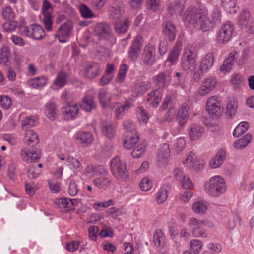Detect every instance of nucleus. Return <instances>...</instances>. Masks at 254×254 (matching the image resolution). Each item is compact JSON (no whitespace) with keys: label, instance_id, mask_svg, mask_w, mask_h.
I'll list each match as a JSON object with an SVG mask.
<instances>
[{"label":"nucleus","instance_id":"f257e3e1","mask_svg":"<svg viewBox=\"0 0 254 254\" xmlns=\"http://www.w3.org/2000/svg\"><path fill=\"white\" fill-rule=\"evenodd\" d=\"M221 13L219 9L215 8L210 16L207 12L196 7H189L183 16V20L186 26H193L203 32L209 31L215 24L221 21Z\"/></svg>","mask_w":254,"mask_h":254},{"label":"nucleus","instance_id":"f03ea898","mask_svg":"<svg viewBox=\"0 0 254 254\" xmlns=\"http://www.w3.org/2000/svg\"><path fill=\"white\" fill-rule=\"evenodd\" d=\"M204 187L206 192L215 197L224 193L227 189L225 181L220 176L211 177L205 183Z\"/></svg>","mask_w":254,"mask_h":254},{"label":"nucleus","instance_id":"7ed1b4c3","mask_svg":"<svg viewBox=\"0 0 254 254\" xmlns=\"http://www.w3.org/2000/svg\"><path fill=\"white\" fill-rule=\"evenodd\" d=\"M110 168L112 174L117 179H125L128 176L126 161L124 160H121L118 156L111 159Z\"/></svg>","mask_w":254,"mask_h":254},{"label":"nucleus","instance_id":"20e7f679","mask_svg":"<svg viewBox=\"0 0 254 254\" xmlns=\"http://www.w3.org/2000/svg\"><path fill=\"white\" fill-rule=\"evenodd\" d=\"M196 53L192 48L187 47L181 60V67L185 71L193 72L196 69Z\"/></svg>","mask_w":254,"mask_h":254},{"label":"nucleus","instance_id":"39448f33","mask_svg":"<svg viewBox=\"0 0 254 254\" xmlns=\"http://www.w3.org/2000/svg\"><path fill=\"white\" fill-rule=\"evenodd\" d=\"M19 31L21 35L36 40L41 39L45 36L44 29L38 24L29 26L21 25L19 27Z\"/></svg>","mask_w":254,"mask_h":254},{"label":"nucleus","instance_id":"423d86ee","mask_svg":"<svg viewBox=\"0 0 254 254\" xmlns=\"http://www.w3.org/2000/svg\"><path fill=\"white\" fill-rule=\"evenodd\" d=\"M143 43V38L141 36L138 35L134 38L128 51V57L130 61L135 62L137 60Z\"/></svg>","mask_w":254,"mask_h":254},{"label":"nucleus","instance_id":"0eeeda50","mask_svg":"<svg viewBox=\"0 0 254 254\" xmlns=\"http://www.w3.org/2000/svg\"><path fill=\"white\" fill-rule=\"evenodd\" d=\"M156 47L154 45L148 43L146 45L141 54V59L143 64L151 66L155 62Z\"/></svg>","mask_w":254,"mask_h":254},{"label":"nucleus","instance_id":"6e6552de","mask_svg":"<svg viewBox=\"0 0 254 254\" xmlns=\"http://www.w3.org/2000/svg\"><path fill=\"white\" fill-rule=\"evenodd\" d=\"M189 225L192 228V233L194 237L202 238L207 237L206 230L204 229L205 224L203 221L191 218L190 220Z\"/></svg>","mask_w":254,"mask_h":254},{"label":"nucleus","instance_id":"1a4fd4ad","mask_svg":"<svg viewBox=\"0 0 254 254\" xmlns=\"http://www.w3.org/2000/svg\"><path fill=\"white\" fill-rule=\"evenodd\" d=\"M233 32V26L230 22L223 24L218 34L216 40L219 43H224L228 41L232 37Z\"/></svg>","mask_w":254,"mask_h":254},{"label":"nucleus","instance_id":"9d476101","mask_svg":"<svg viewBox=\"0 0 254 254\" xmlns=\"http://www.w3.org/2000/svg\"><path fill=\"white\" fill-rule=\"evenodd\" d=\"M95 35L100 40H108L112 37V32L110 26L106 23H100L95 27Z\"/></svg>","mask_w":254,"mask_h":254},{"label":"nucleus","instance_id":"9b49d317","mask_svg":"<svg viewBox=\"0 0 254 254\" xmlns=\"http://www.w3.org/2000/svg\"><path fill=\"white\" fill-rule=\"evenodd\" d=\"M170 148L166 143L162 144L158 150L156 162L160 166H164L167 163L170 157Z\"/></svg>","mask_w":254,"mask_h":254},{"label":"nucleus","instance_id":"f8f14e48","mask_svg":"<svg viewBox=\"0 0 254 254\" xmlns=\"http://www.w3.org/2000/svg\"><path fill=\"white\" fill-rule=\"evenodd\" d=\"M206 109L209 114L212 116H218L219 115L221 108L217 97L212 96L208 99L206 102Z\"/></svg>","mask_w":254,"mask_h":254},{"label":"nucleus","instance_id":"ddd939ff","mask_svg":"<svg viewBox=\"0 0 254 254\" xmlns=\"http://www.w3.org/2000/svg\"><path fill=\"white\" fill-rule=\"evenodd\" d=\"M162 27L163 34L170 42H173L176 35L175 26L172 22L165 20L162 23Z\"/></svg>","mask_w":254,"mask_h":254},{"label":"nucleus","instance_id":"4468645a","mask_svg":"<svg viewBox=\"0 0 254 254\" xmlns=\"http://www.w3.org/2000/svg\"><path fill=\"white\" fill-rule=\"evenodd\" d=\"M163 93V91L158 89H153L148 94L146 100L149 105L156 108L161 101Z\"/></svg>","mask_w":254,"mask_h":254},{"label":"nucleus","instance_id":"2eb2a0df","mask_svg":"<svg viewBox=\"0 0 254 254\" xmlns=\"http://www.w3.org/2000/svg\"><path fill=\"white\" fill-rule=\"evenodd\" d=\"M84 74L88 78L98 76L101 72L100 65L95 62L87 64L84 66Z\"/></svg>","mask_w":254,"mask_h":254},{"label":"nucleus","instance_id":"dca6fc26","mask_svg":"<svg viewBox=\"0 0 254 254\" xmlns=\"http://www.w3.org/2000/svg\"><path fill=\"white\" fill-rule=\"evenodd\" d=\"M217 84L216 79L213 77L206 78L201 84L199 89V94L205 96L215 87Z\"/></svg>","mask_w":254,"mask_h":254},{"label":"nucleus","instance_id":"f3484780","mask_svg":"<svg viewBox=\"0 0 254 254\" xmlns=\"http://www.w3.org/2000/svg\"><path fill=\"white\" fill-rule=\"evenodd\" d=\"M189 106L184 103L182 104L177 113L176 119L180 126H184L188 120L189 114Z\"/></svg>","mask_w":254,"mask_h":254},{"label":"nucleus","instance_id":"a211bd4d","mask_svg":"<svg viewBox=\"0 0 254 254\" xmlns=\"http://www.w3.org/2000/svg\"><path fill=\"white\" fill-rule=\"evenodd\" d=\"M167 78L170 79V73L167 72L166 73L160 72L154 77V81L155 85L157 87L158 89L162 91L167 85Z\"/></svg>","mask_w":254,"mask_h":254},{"label":"nucleus","instance_id":"6ab92c4d","mask_svg":"<svg viewBox=\"0 0 254 254\" xmlns=\"http://www.w3.org/2000/svg\"><path fill=\"white\" fill-rule=\"evenodd\" d=\"M205 129L200 125L194 124L190 127L189 136L191 140H196L201 137L204 133Z\"/></svg>","mask_w":254,"mask_h":254},{"label":"nucleus","instance_id":"aec40b11","mask_svg":"<svg viewBox=\"0 0 254 254\" xmlns=\"http://www.w3.org/2000/svg\"><path fill=\"white\" fill-rule=\"evenodd\" d=\"M187 166L192 167L195 170H200L204 166L203 162H199L196 160V156L192 152H190L187 154V158L185 162Z\"/></svg>","mask_w":254,"mask_h":254},{"label":"nucleus","instance_id":"412c9836","mask_svg":"<svg viewBox=\"0 0 254 254\" xmlns=\"http://www.w3.org/2000/svg\"><path fill=\"white\" fill-rule=\"evenodd\" d=\"M75 139L84 146H87L93 140L92 134L88 131H79L75 135Z\"/></svg>","mask_w":254,"mask_h":254},{"label":"nucleus","instance_id":"4be33fe9","mask_svg":"<svg viewBox=\"0 0 254 254\" xmlns=\"http://www.w3.org/2000/svg\"><path fill=\"white\" fill-rule=\"evenodd\" d=\"M180 49L176 44L172 51L169 53L167 60L165 62L166 65L172 66L175 65L178 61V57L180 54Z\"/></svg>","mask_w":254,"mask_h":254},{"label":"nucleus","instance_id":"5701e85b","mask_svg":"<svg viewBox=\"0 0 254 254\" xmlns=\"http://www.w3.org/2000/svg\"><path fill=\"white\" fill-rule=\"evenodd\" d=\"M79 110L78 106L76 104L68 105L62 109V112L65 119H73L77 115Z\"/></svg>","mask_w":254,"mask_h":254},{"label":"nucleus","instance_id":"b1692460","mask_svg":"<svg viewBox=\"0 0 254 254\" xmlns=\"http://www.w3.org/2000/svg\"><path fill=\"white\" fill-rule=\"evenodd\" d=\"M124 12L123 4L121 2L114 3L110 10V17L111 19H119Z\"/></svg>","mask_w":254,"mask_h":254},{"label":"nucleus","instance_id":"393cba45","mask_svg":"<svg viewBox=\"0 0 254 254\" xmlns=\"http://www.w3.org/2000/svg\"><path fill=\"white\" fill-rule=\"evenodd\" d=\"M93 183L99 189L105 190L110 186L112 180L111 177L107 175L95 178Z\"/></svg>","mask_w":254,"mask_h":254},{"label":"nucleus","instance_id":"a878e982","mask_svg":"<svg viewBox=\"0 0 254 254\" xmlns=\"http://www.w3.org/2000/svg\"><path fill=\"white\" fill-rule=\"evenodd\" d=\"M102 133L109 138H112L115 133V128L111 122L104 121L101 124Z\"/></svg>","mask_w":254,"mask_h":254},{"label":"nucleus","instance_id":"bb28decb","mask_svg":"<svg viewBox=\"0 0 254 254\" xmlns=\"http://www.w3.org/2000/svg\"><path fill=\"white\" fill-rule=\"evenodd\" d=\"M98 96L101 105L104 108L109 107L112 100L111 94L106 89H102L99 91Z\"/></svg>","mask_w":254,"mask_h":254},{"label":"nucleus","instance_id":"cd10ccee","mask_svg":"<svg viewBox=\"0 0 254 254\" xmlns=\"http://www.w3.org/2000/svg\"><path fill=\"white\" fill-rule=\"evenodd\" d=\"M226 158V152L220 150L213 158L210 161V166L212 168H216L221 166Z\"/></svg>","mask_w":254,"mask_h":254},{"label":"nucleus","instance_id":"c85d7f7f","mask_svg":"<svg viewBox=\"0 0 254 254\" xmlns=\"http://www.w3.org/2000/svg\"><path fill=\"white\" fill-rule=\"evenodd\" d=\"M214 56L212 53L207 54L202 59L199 67L205 72L208 71L212 66Z\"/></svg>","mask_w":254,"mask_h":254},{"label":"nucleus","instance_id":"c756f323","mask_svg":"<svg viewBox=\"0 0 254 254\" xmlns=\"http://www.w3.org/2000/svg\"><path fill=\"white\" fill-rule=\"evenodd\" d=\"M153 242L158 248H163L165 246L166 238L164 233L160 229H156L154 233Z\"/></svg>","mask_w":254,"mask_h":254},{"label":"nucleus","instance_id":"7c9ffc66","mask_svg":"<svg viewBox=\"0 0 254 254\" xmlns=\"http://www.w3.org/2000/svg\"><path fill=\"white\" fill-rule=\"evenodd\" d=\"M96 107V104L92 95H88L84 97L81 105V108L86 112H91L93 109H95Z\"/></svg>","mask_w":254,"mask_h":254},{"label":"nucleus","instance_id":"2f4dec72","mask_svg":"<svg viewBox=\"0 0 254 254\" xmlns=\"http://www.w3.org/2000/svg\"><path fill=\"white\" fill-rule=\"evenodd\" d=\"M132 106V104L129 101H126L124 105L116 103L115 110V115L117 119H120L128 111L129 108Z\"/></svg>","mask_w":254,"mask_h":254},{"label":"nucleus","instance_id":"473e14b6","mask_svg":"<svg viewBox=\"0 0 254 254\" xmlns=\"http://www.w3.org/2000/svg\"><path fill=\"white\" fill-rule=\"evenodd\" d=\"M125 140L123 145L125 148L131 149L138 142L139 138L137 134H124Z\"/></svg>","mask_w":254,"mask_h":254},{"label":"nucleus","instance_id":"72a5a7b5","mask_svg":"<svg viewBox=\"0 0 254 254\" xmlns=\"http://www.w3.org/2000/svg\"><path fill=\"white\" fill-rule=\"evenodd\" d=\"M183 9L180 2L175 1L170 4L167 8L168 13L173 18L180 15Z\"/></svg>","mask_w":254,"mask_h":254},{"label":"nucleus","instance_id":"f704fd0d","mask_svg":"<svg viewBox=\"0 0 254 254\" xmlns=\"http://www.w3.org/2000/svg\"><path fill=\"white\" fill-rule=\"evenodd\" d=\"M252 139L251 134L247 133L242 138L239 139L234 143V148L237 149H242L246 147Z\"/></svg>","mask_w":254,"mask_h":254},{"label":"nucleus","instance_id":"c9c22d12","mask_svg":"<svg viewBox=\"0 0 254 254\" xmlns=\"http://www.w3.org/2000/svg\"><path fill=\"white\" fill-rule=\"evenodd\" d=\"M48 79L45 76H40L31 79L28 81L29 86L34 88L44 86L47 83Z\"/></svg>","mask_w":254,"mask_h":254},{"label":"nucleus","instance_id":"e433bc0d","mask_svg":"<svg viewBox=\"0 0 254 254\" xmlns=\"http://www.w3.org/2000/svg\"><path fill=\"white\" fill-rule=\"evenodd\" d=\"M25 139L27 144L29 146L33 147L38 143V135L32 130L26 131Z\"/></svg>","mask_w":254,"mask_h":254},{"label":"nucleus","instance_id":"4c0bfd02","mask_svg":"<svg viewBox=\"0 0 254 254\" xmlns=\"http://www.w3.org/2000/svg\"><path fill=\"white\" fill-rule=\"evenodd\" d=\"M68 74L64 72H60L58 74L54 80V84L62 88L67 83Z\"/></svg>","mask_w":254,"mask_h":254},{"label":"nucleus","instance_id":"58836bf2","mask_svg":"<svg viewBox=\"0 0 254 254\" xmlns=\"http://www.w3.org/2000/svg\"><path fill=\"white\" fill-rule=\"evenodd\" d=\"M249 124L246 122H242L238 124L233 131V136L239 137L240 135L247 131L249 128Z\"/></svg>","mask_w":254,"mask_h":254},{"label":"nucleus","instance_id":"ea45409f","mask_svg":"<svg viewBox=\"0 0 254 254\" xmlns=\"http://www.w3.org/2000/svg\"><path fill=\"white\" fill-rule=\"evenodd\" d=\"M130 22L126 19L124 22H117L115 24V30L119 34L126 32L129 28Z\"/></svg>","mask_w":254,"mask_h":254},{"label":"nucleus","instance_id":"a19ab883","mask_svg":"<svg viewBox=\"0 0 254 254\" xmlns=\"http://www.w3.org/2000/svg\"><path fill=\"white\" fill-rule=\"evenodd\" d=\"M168 186L163 185L159 190L156 197V200L158 203H163L167 197Z\"/></svg>","mask_w":254,"mask_h":254},{"label":"nucleus","instance_id":"79ce46f5","mask_svg":"<svg viewBox=\"0 0 254 254\" xmlns=\"http://www.w3.org/2000/svg\"><path fill=\"white\" fill-rule=\"evenodd\" d=\"M56 105L52 102H48L46 105L45 113L50 120H54L55 116Z\"/></svg>","mask_w":254,"mask_h":254},{"label":"nucleus","instance_id":"37998d69","mask_svg":"<svg viewBox=\"0 0 254 254\" xmlns=\"http://www.w3.org/2000/svg\"><path fill=\"white\" fill-rule=\"evenodd\" d=\"M207 209L206 203L203 201H197L193 204L192 210L197 214H203Z\"/></svg>","mask_w":254,"mask_h":254},{"label":"nucleus","instance_id":"c03bdc74","mask_svg":"<svg viewBox=\"0 0 254 254\" xmlns=\"http://www.w3.org/2000/svg\"><path fill=\"white\" fill-rule=\"evenodd\" d=\"M53 17L51 13H46L44 12L43 14L42 21L45 28L48 31H50L52 30L53 25Z\"/></svg>","mask_w":254,"mask_h":254},{"label":"nucleus","instance_id":"a18cd8bd","mask_svg":"<svg viewBox=\"0 0 254 254\" xmlns=\"http://www.w3.org/2000/svg\"><path fill=\"white\" fill-rule=\"evenodd\" d=\"M1 13L3 19L6 20H12L15 17L13 10L9 6L4 7L2 9Z\"/></svg>","mask_w":254,"mask_h":254},{"label":"nucleus","instance_id":"49530a36","mask_svg":"<svg viewBox=\"0 0 254 254\" xmlns=\"http://www.w3.org/2000/svg\"><path fill=\"white\" fill-rule=\"evenodd\" d=\"M79 10L82 17L84 18L90 19L94 17L92 10L84 4L80 5Z\"/></svg>","mask_w":254,"mask_h":254},{"label":"nucleus","instance_id":"de8ad7c7","mask_svg":"<svg viewBox=\"0 0 254 254\" xmlns=\"http://www.w3.org/2000/svg\"><path fill=\"white\" fill-rule=\"evenodd\" d=\"M237 109V102L235 100L229 101L227 106L226 114L230 117H232L236 113Z\"/></svg>","mask_w":254,"mask_h":254},{"label":"nucleus","instance_id":"09e8293b","mask_svg":"<svg viewBox=\"0 0 254 254\" xmlns=\"http://www.w3.org/2000/svg\"><path fill=\"white\" fill-rule=\"evenodd\" d=\"M149 87V84L148 83H145L144 82H140L136 84L133 89L134 94L136 96L139 95H142L145 91H146Z\"/></svg>","mask_w":254,"mask_h":254},{"label":"nucleus","instance_id":"8fccbe9b","mask_svg":"<svg viewBox=\"0 0 254 254\" xmlns=\"http://www.w3.org/2000/svg\"><path fill=\"white\" fill-rule=\"evenodd\" d=\"M146 149V145L144 143L139 144L131 152V155L133 158L141 157L144 154Z\"/></svg>","mask_w":254,"mask_h":254},{"label":"nucleus","instance_id":"3c124183","mask_svg":"<svg viewBox=\"0 0 254 254\" xmlns=\"http://www.w3.org/2000/svg\"><path fill=\"white\" fill-rule=\"evenodd\" d=\"M128 70V66L126 64H122L120 67L116 81L118 83L123 82Z\"/></svg>","mask_w":254,"mask_h":254},{"label":"nucleus","instance_id":"603ef678","mask_svg":"<svg viewBox=\"0 0 254 254\" xmlns=\"http://www.w3.org/2000/svg\"><path fill=\"white\" fill-rule=\"evenodd\" d=\"M124 127L126 131L129 133L128 135H135V126L134 124L130 120H126L124 122Z\"/></svg>","mask_w":254,"mask_h":254},{"label":"nucleus","instance_id":"864d4df0","mask_svg":"<svg viewBox=\"0 0 254 254\" xmlns=\"http://www.w3.org/2000/svg\"><path fill=\"white\" fill-rule=\"evenodd\" d=\"M41 172L40 168L36 166L31 165L27 171V176L30 179H35L37 178Z\"/></svg>","mask_w":254,"mask_h":254},{"label":"nucleus","instance_id":"5fc2aeb1","mask_svg":"<svg viewBox=\"0 0 254 254\" xmlns=\"http://www.w3.org/2000/svg\"><path fill=\"white\" fill-rule=\"evenodd\" d=\"M36 120L33 117H27L22 121L23 129H27L35 125Z\"/></svg>","mask_w":254,"mask_h":254},{"label":"nucleus","instance_id":"6e6d98bb","mask_svg":"<svg viewBox=\"0 0 254 254\" xmlns=\"http://www.w3.org/2000/svg\"><path fill=\"white\" fill-rule=\"evenodd\" d=\"M233 64L234 63H232V60L231 59H226L224 60L222 65L220 66V71L224 73L230 72Z\"/></svg>","mask_w":254,"mask_h":254},{"label":"nucleus","instance_id":"4d7b16f0","mask_svg":"<svg viewBox=\"0 0 254 254\" xmlns=\"http://www.w3.org/2000/svg\"><path fill=\"white\" fill-rule=\"evenodd\" d=\"M152 186V183L148 178H144L139 183V187L142 190L147 191L150 190Z\"/></svg>","mask_w":254,"mask_h":254},{"label":"nucleus","instance_id":"13d9d810","mask_svg":"<svg viewBox=\"0 0 254 254\" xmlns=\"http://www.w3.org/2000/svg\"><path fill=\"white\" fill-rule=\"evenodd\" d=\"M79 191L78 187L75 181L71 180L70 181L68 189V193L70 196H75Z\"/></svg>","mask_w":254,"mask_h":254},{"label":"nucleus","instance_id":"bf43d9fd","mask_svg":"<svg viewBox=\"0 0 254 254\" xmlns=\"http://www.w3.org/2000/svg\"><path fill=\"white\" fill-rule=\"evenodd\" d=\"M67 166L71 165L74 169L80 171L82 169L80 162L76 158L73 157H68L66 161Z\"/></svg>","mask_w":254,"mask_h":254},{"label":"nucleus","instance_id":"052dcab7","mask_svg":"<svg viewBox=\"0 0 254 254\" xmlns=\"http://www.w3.org/2000/svg\"><path fill=\"white\" fill-rule=\"evenodd\" d=\"M11 104L10 98L5 95L0 96V105L2 108L8 109L11 107Z\"/></svg>","mask_w":254,"mask_h":254},{"label":"nucleus","instance_id":"680f3d73","mask_svg":"<svg viewBox=\"0 0 254 254\" xmlns=\"http://www.w3.org/2000/svg\"><path fill=\"white\" fill-rule=\"evenodd\" d=\"M160 0H147V7L149 10L156 11L160 8Z\"/></svg>","mask_w":254,"mask_h":254},{"label":"nucleus","instance_id":"e2e57ef3","mask_svg":"<svg viewBox=\"0 0 254 254\" xmlns=\"http://www.w3.org/2000/svg\"><path fill=\"white\" fill-rule=\"evenodd\" d=\"M190 246L192 252L195 254H197L201 249L202 243L198 239H193L190 242Z\"/></svg>","mask_w":254,"mask_h":254},{"label":"nucleus","instance_id":"0e129e2a","mask_svg":"<svg viewBox=\"0 0 254 254\" xmlns=\"http://www.w3.org/2000/svg\"><path fill=\"white\" fill-rule=\"evenodd\" d=\"M168 49V42L165 39L160 40L158 46V52L160 55L165 54Z\"/></svg>","mask_w":254,"mask_h":254},{"label":"nucleus","instance_id":"69168bd1","mask_svg":"<svg viewBox=\"0 0 254 254\" xmlns=\"http://www.w3.org/2000/svg\"><path fill=\"white\" fill-rule=\"evenodd\" d=\"M99 228L97 226H91L88 229L89 237L90 240L96 241L99 233Z\"/></svg>","mask_w":254,"mask_h":254},{"label":"nucleus","instance_id":"338daca9","mask_svg":"<svg viewBox=\"0 0 254 254\" xmlns=\"http://www.w3.org/2000/svg\"><path fill=\"white\" fill-rule=\"evenodd\" d=\"M49 188L52 193H58L61 190V183L56 181H51L49 182Z\"/></svg>","mask_w":254,"mask_h":254},{"label":"nucleus","instance_id":"774afa93","mask_svg":"<svg viewBox=\"0 0 254 254\" xmlns=\"http://www.w3.org/2000/svg\"><path fill=\"white\" fill-rule=\"evenodd\" d=\"M250 19V13L247 11H244L240 16V22L242 25L247 26Z\"/></svg>","mask_w":254,"mask_h":254}]
</instances>
